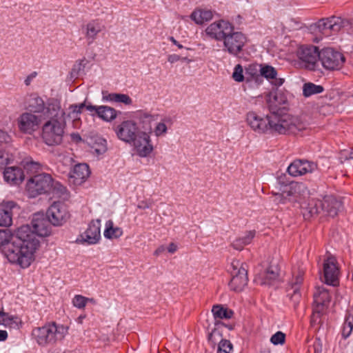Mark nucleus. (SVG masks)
I'll return each mask as SVG.
<instances>
[{
    "label": "nucleus",
    "mask_w": 353,
    "mask_h": 353,
    "mask_svg": "<svg viewBox=\"0 0 353 353\" xmlns=\"http://www.w3.org/2000/svg\"><path fill=\"white\" fill-rule=\"evenodd\" d=\"M50 193L52 194L53 197L66 200L69 197V193L67 188L58 181H54Z\"/></svg>",
    "instance_id": "nucleus-35"
},
{
    "label": "nucleus",
    "mask_w": 353,
    "mask_h": 353,
    "mask_svg": "<svg viewBox=\"0 0 353 353\" xmlns=\"http://www.w3.org/2000/svg\"><path fill=\"white\" fill-rule=\"evenodd\" d=\"M168 59L171 63H174L179 61H181L182 63H188V61H187V59L185 57H182L178 54H175L169 55Z\"/></svg>",
    "instance_id": "nucleus-53"
},
{
    "label": "nucleus",
    "mask_w": 353,
    "mask_h": 353,
    "mask_svg": "<svg viewBox=\"0 0 353 353\" xmlns=\"http://www.w3.org/2000/svg\"><path fill=\"white\" fill-rule=\"evenodd\" d=\"M165 250V248L164 246L161 245L160 247H159L154 252V255L155 256H159V254H161L163 252H164Z\"/></svg>",
    "instance_id": "nucleus-62"
},
{
    "label": "nucleus",
    "mask_w": 353,
    "mask_h": 353,
    "mask_svg": "<svg viewBox=\"0 0 353 353\" xmlns=\"http://www.w3.org/2000/svg\"><path fill=\"white\" fill-rule=\"evenodd\" d=\"M103 235L108 239H118L123 235V230L119 227H114L113 221L108 220L105 223Z\"/></svg>",
    "instance_id": "nucleus-32"
},
{
    "label": "nucleus",
    "mask_w": 353,
    "mask_h": 353,
    "mask_svg": "<svg viewBox=\"0 0 353 353\" xmlns=\"http://www.w3.org/2000/svg\"><path fill=\"white\" fill-rule=\"evenodd\" d=\"M232 78L235 81L241 82L244 80L243 68H235L232 74Z\"/></svg>",
    "instance_id": "nucleus-51"
},
{
    "label": "nucleus",
    "mask_w": 353,
    "mask_h": 353,
    "mask_svg": "<svg viewBox=\"0 0 353 353\" xmlns=\"http://www.w3.org/2000/svg\"><path fill=\"white\" fill-rule=\"evenodd\" d=\"M153 205V201L150 199L149 200H142V201H140L137 205V208L139 209H141V210H145V209H148V208H150Z\"/></svg>",
    "instance_id": "nucleus-54"
},
{
    "label": "nucleus",
    "mask_w": 353,
    "mask_h": 353,
    "mask_svg": "<svg viewBox=\"0 0 353 353\" xmlns=\"http://www.w3.org/2000/svg\"><path fill=\"white\" fill-rule=\"evenodd\" d=\"M272 201L276 205L285 204L289 202L283 190H281V192L272 193Z\"/></svg>",
    "instance_id": "nucleus-48"
},
{
    "label": "nucleus",
    "mask_w": 353,
    "mask_h": 353,
    "mask_svg": "<svg viewBox=\"0 0 353 353\" xmlns=\"http://www.w3.org/2000/svg\"><path fill=\"white\" fill-rule=\"evenodd\" d=\"M85 107V103H81L79 105H74L71 106L72 117L74 119H79V114L81 113L83 108Z\"/></svg>",
    "instance_id": "nucleus-52"
},
{
    "label": "nucleus",
    "mask_w": 353,
    "mask_h": 353,
    "mask_svg": "<svg viewBox=\"0 0 353 353\" xmlns=\"http://www.w3.org/2000/svg\"><path fill=\"white\" fill-rule=\"evenodd\" d=\"M303 95L305 97H310L314 94H321L324 91V88L321 85H316L312 82H307L303 85Z\"/></svg>",
    "instance_id": "nucleus-36"
},
{
    "label": "nucleus",
    "mask_w": 353,
    "mask_h": 353,
    "mask_svg": "<svg viewBox=\"0 0 353 353\" xmlns=\"http://www.w3.org/2000/svg\"><path fill=\"white\" fill-rule=\"evenodd\" d=\"M261 77L266 78L270 82L276 86L282 85L285 81L283 78L277 77V72L274 68H261Z\"/></svg>",
    "instance_id": "nucleus-29"
},
{
    "label": "nucleus",
    "mask_w": 353,
    "mask_h": 353,
    "mask_svg": "<svg viewBox=\"0 0 353 353\" xmlns=\"http://www.w3.org/2000/svg\"><path fill=\"white\" fill-rule=\"evenodd\" d=\"M321 50L313 45L300 46L296 50V55L302 62L314 66L318 60L321 61Z\"/></svg>",
    "instance_id": "nucleus-18"
},
{
    "label": "nucleus",
    "mask_w": 353,
    "mask_h": 353,
    "mask_svg": "<svg viewBox=\"0 0 353 353\" xmlns=\"http://www.w3.org/2000/svg\"><path fill=\"white\" fill-rule=\"evenodd\" d=\"M169 40L175 46H176L179 49L183 48V46L179 43L173 37H170Z\"/></svg>",
    "instance_id": "nucleus-61"
},
{
    "label": "nucleus",
    "mask_w": 353,
    "mask_h": 353,
    "mask_svg": "<svg viewBox=\"0 0 353 353\" xmlns=\"http://www.w3.org/2000/svg\"><path fill=\"white\" fill-rule=\"evenodd\" d=\"M39 241L28 225L17 229L13 236L9 230H0V249L12 263L28 268L34 259Z\"/></svg>",
    "instance_id": "nucleus-1"
},
{
    "label": "nucleus",
    "mask_w": 353,
    "mask_h": 353,
    "mask_svg": "<svg viewBox=\"0 0 353 353\" xmlns=\"http://www.w3.org/2000/svg\"><path fill=\"white\" fill-rule=\"evenodd\" d=\"M246 121L250 128L259 134H296L303 128L296 117L275 112H271L265 117L250 112L247 114Z\"/></svg>",
    "instance_id": "nucleus-2"
},
{
    "label": "nucleus",
    "mask_w": 353,
    "mask_h": 353,
    "mask_svg": "<svg viewBox=\"0 0 353 353\" xmlns=\"http://www.w3.org/2000/svg\"><path fill=\"white\" fill-rule=\"evenodd\" d=\"M103 30V26L98 20H92L85 26V36L89 45L92 44L99 33Z\"/></svg>",
    "instance_id": "nucleus-27"
},
{
    "label": "nucleus",
    "mask_w": 353,
    "mask_h": 353,
    "mask_svg": "<svg viewBox=\"0 0 353 353\" xmlns=\"http://www.w3.org/2000/svg\"><path fill=\"white\" fill-rule=\"evenodd\" d=\"M285 335L281 331L276 332L270 338V341L274 345H282L285 343Z\"/></svg>",
    "instance_id": "nucleus-49"
},
{
    "label": "nucleus",
    "mask_w": 353,
    "mask_h": 353,
    "mask_svg": "<svg viewBox=\"0 0 353 353\" xmlns=\"http://www.w3.org/2000/svg\"><path fill=\"white\" fill-rule=\"evenodd\" d=\"M339 275V268L336 259L329 255L323 262V276L325 282L327 285H336Z\"/></svg>",
    "instance_id": "nucleus-16"
},
{
    "label": "nucleus",
    "mask_w": 353,
    "mask_h": 353,
    "mask_svg": "<svg viewBox=\"0 0 353 353\" xmlns=\"http://www.w3.org/2000/svg\"><path fill=\"white\" fill-rule=\"evenodd\" d=\"M349 159H353V149L350 151L349 154Z\"/></svg>",
    "instance_id": "nucleus-64"
},
{
    "label": "nucleus",
    "mask_w": 353,
    "mask_h": 353,
    "mask_svg": "<svg viewBox=\"0 0 353 353\" xmlns=\"http://www.w3.org/2000/svg\"><path fill=\"white\" fill-rule=\"evenodd\" d=\"M317 168L314 162L307 160L296 159L288 166L287 171L292 176H299L307 173H312Z\"/></svg>",
    "instance_id": "nucleus-20"
},
{
    "label": "nucleus",
    "mask_w": 353,
    "mask_h": 353,
    "mask_svg": "<svg viewBox=\"0 0 353 353\" xmlns=\"http://www.w3.org/2000/svg\"><path fill=\"white\" fill-rule=\"evenodd\" d=\"M71 138H72V140L75 141V142H80L82 141V139L81 137V136L79 135V133H72L71 134Z\"/></svg>",
    "instance_id": "nucleus-59"
},
{
    "label": "nucleus",
    "mask_w": 353,
    "mask_h": 353,
    "mask_svg": "<svg viewBox=\"0 0 353 353\" xmlns=\"http://www.w3.org/2000/svg\"><path fill=\"white\" fill-rule=\"evenodd\" d=\"M23 167L28 174L35 175L41 169V164L32 160H26L23 161Z\"/></svg>",
    "instance_id": "nucleus-40"
},
{
    "label": "nucleus",
    "mask_w": 353,
    "mask_h": 353,
    "mask_svg": "<svg viewBox=\"0 0 353 353\" xmlns=\"http://www.w3.org/2000/svg\"><path fill=\"white\" fill-rule=\"evenodd\" d=\"M46 221L44 220L34 221L33 228L34 232L40 236H47L50 234V229L48 226L45 225Z\"/></svg>",
    "instance_id": "nucleus-41"
},
{
    "label": "nucleus",
    "mask_w": 353,
    "mask_h": 353,
    "mask_svg": "<svg viewBox=\"0 0 353 353\" xmlns=\"http://www.w3.org/2000/svg\"><path fill=\"white\" fill-rule=\"evenodd\" d=\"M44 119L42 117L35 115L32 112H23L17 119L19 130L23 133L32 134Z\"/></svg>",
    "instance_id": "nucleus-15"
},
{
    "label": "nucleus",
    "mask_w": 353,
    "mask_h": 353,
    "mask_svg": "<svg viewBox=\"0 0 353 353\" xmlns=\"http://www.w3.org/2000/svg\"><path fill=\"white\" fill-rule=\"evenodd\" d=\"M320 55L323 66H339L345 63V55L332 48H323Z\"/></svg>",
    "instance_id": "nucleus-17"
},
{
    "label": "nucleus",
    "mask_w": 353,
    "mask_h": 353,
    "mask_svg": "<svg viewBox=\"0 0 353 353\" xmlns=\"http://www.w3.org/2000/svg\"><path fill=\"white\" fill-rule=\"evenodd\" d=\"M246 72L245 73L250 75L251 79H255L256 81H258V79L261 77V73L257 74V70L256 68H245Z\"/></svg>",
    "instance_id": "nucleus-55"
},
{
    "label": "nucleus",
    "mask_w": 353,
    "mask_h": 353,
    "mask_svg": "<svg viewBox=\"0 0 353 353\" xmlns=\"http://www.w3.org/2000/svg\"><path fill=\"white\" fill-rule=\"evenodd\" d=\"M68 332V327L56 322H48L32 331V339L41 347L53 345L62 341Z\"/></svg>",
    "instance_id": "nucleus-5"
},
{
    "label": "nucleus",
    "mask_w": 353,
    "mask_h": 353,
    "mask_svg": "<svg viewBox=\"0 0 353 353\" xmlns=\"http://www.w3.org/2000/svg\"><path fill=\"white\" fill-rule=\"evenodd\" d=\"M117 111L111 107L106 105L99 106L97 116L105 121H111L117 117Z\"/></svg>",
    "instance_id": "nucleus-37"
},
{
    "label": "nucleus",
    "mask_w": 353,
    "mask_h": 353,
    "mask_svg": "<svg viewBox=\"0 0 353 353\" xmlns=\"http://www.w3.org/2000/svg\"><path fill=\"white\" fill-rule=\"evenodd\" d=\"M63 116L48 117L50 120L43 125L41 137L48 145H56L62 142L64 134Z\"/></svg>",
    "instance_id": "nucleus-7"
},
{
    "label": "nucleus",
    "mask_w": 353,
    "mask_h": 353,
    "mask_svg": "<svg viewBox=\"0 0 353 353\" xmlns=\"http://www.w3.org/2000/svg\"><path fill=\"white\" fill-rule=\"evenodd\" d=\"M245 42L246 37L243 34L233 30L227 35L223 46L229 53L236 55L242 50Z\"/></svg>",
    "instance_id": "nucleus-19"
},
{
    "label": "nucleus",
    "mask_w": 353,
    "mask_h": 353,
    "mask_svg": "<svg viewBox=\"0 0 353 353\" xmlns=\"http://www.w3.org/2000/svg\"><path fill=\"white\" fill-rule=\"evenodd\" d=\"M89 299L82 295H75L72 299V304L75 307L83 309L85 307Z\"/></svg>",
    "instance_id": "nucleus-45"
},
{
    "label": "nucleus",
    "mask_w": 353,
    "mask_h": 353,
    "mask_svg": "<svg viewBox=\"0 0 353 353\" xmlns=\"http://www.w3.org/2000/svg\"><path fill=\"white\" fill-rule=\"evenodd\" d=\"M91 148L92 152L97 155L104 154L107 151V141L101 137H97L92 143Z\"/></svg>",
    "instance_id": "nucleus-39"
},
{
    "label": "nucleus",
    "mask_w": 353,
    "mask_h": 353,
    "mask_svg": "<svg viewBox=\"0 0 353 353\" xmlns=\"http://www.w3.org/2000/svg\"><path fill=\"white\" fill-rule=\"evenodd\" d=\"M114 132L119 140L130 145L141 158L148 157L154 151L150 127L148 132L141 130L136 121L128 119L117 125Z\"/></svg>",
    "instance_id": "nucleus-3"
},
{
    "label": "nucleus",
    "mask_w": 353,
    "mask_h": 353,
    "mask_svg": "<svg viewBox=\"0 0 353 353\" xmlns=\"http://www.w3.org/2000/svg\"><path fill=\"white\" fill-rule=\"evenodd\" d=\"M103 99L108 101L122 103L125 105H130L132 103V99L125 94H117L103 92Z\"/></svg>",
    "instance_id": "nucleus-33"
},
{
    "label": "nucleus",
    "mask_w": 353,
    "mask_h": 353,
    "mask_svg": "<svg viewBox=\"0 0 353 353\" xmlns=\"http://www.w3.org/2000/svg\"><path fill=\"white\" fill-rule=\"evenodd\" d=\"M6 149L0 150V167H3L9 164L13 159L12 155Z\"/></svg>",
    "instance_id": "nucleus-46"
},
{
    "label": "nucleus",
    "mask_w": 353,
    "mask_h": 353,
    "mask_svg": "<svg viewBox=\"0 0 353 353\" xmlns=\"http://www.w3.org/2000/svg\"><path fill=\"white\" fill-rule=\"evenodd\" d=\"M37 75V72H33L30 75H28L24 81V83L26 85H29L32 81V80L35 78Z\"/></svg>",
    "instance_id": "nucleus-56"
},
{
    "label": "nucleus",
    "mask_w": 353,
    "mask_h": 353,
    "mask_svg": "<svg viewBox=\"0 0 353 353\" xmlns=\"http://www.w3.org/2000/svg\"><path fill=\"white\" fill-rule=\"evenodd\" d=\"M90 174L89 167L85 163L76 165L70 173V179L74 185L82 184Z\"/></svg>",
    "instance_id": "nucleus-25"
},
{
    "label": "nucleus",
    "mask_w": 353,
    "mask_h": 353,
    "mask_svg": "<svg viewBox=\"0 0 353 353\" xmlns=\"http://www.w3.org/2000/svg\"><path fill=\"white\" fill-rule=\"evenodd\" d=\"M216 334H219V332L216 330H212L208 335L209 341H213V338Z\"/></svg>",
    "instance_id": "nucleus-63"
},
{
    "label": "nucleus",
    "mask_w": 353,
    "mask_h": 353,
    "mask_svg": "<svg viewBox=\"0 0 353 353\" xmlns=\"http://www.w3.org/2000/svg\"><path fill=\"white\" fill-rule=\"evenodd\" d=\"M24 178V172L20 166H8L4 169L3 179L10 185L20 184Z\"/></svg>",
    "instance_id": "nucleus-23"
},
{
    "label": "nucleus",
    "mask_w": 353,
    "mask_h": 353,
    "mask_svg": "<svg viewBox=\"0 0 353 353\" xmlns=\"http://www.w3.org/2000/svg\"><path fill=\"white\" fill-rule=\"evenodd\" d=\"M234 26L227 21L219 20L208 26L205 32L210 38L224 41L227 35L234 30Z\"/></svg>",
    "instance_id": "nucleus-14"
},
{
    "label": "nucleus",
    "mask_w": 353,
    "mask_h": 353,
    "mask_svg": "<svg viewBox=\"0 0 353 353\" xmlns=\"http://www.w3.org/2000/svg\"><path fill=\"white\" fill-rule=\"evenodd\" d=\"M343 210L341 199L334 195H325L322 199H312L306 207H302V213L305 219L319 214L334 217Z\"/></svg>",
    "instance_id": "nucleus-4"
},
{
    "label": "nucleus",
    "mask_w": 353,
    "mask_h": 353,
    "mask_svg": "<svg viewBox=\"0 0 353 353\" xmlns=\"http://www.w3.org/2000/svg\"><path fill=\"white\" fill-rule=\"evenodd\" d=\"M246 264L239 260H233L230 272L232 276L229 286L232 290L241 292L248 283Z\"/></svg>",
    "instance_id": "nucleus-10"
},
{
    "label": "nucleus",
    "mask_w": 353,
    "mask_h": 353,
    "mask_svg": "<svg viewBox=\"0 0 353 353\" xmlns=\"http://www.w3.org/2000/svg\"><path fill=\"white\" fill-rule=\"evenodd\" d=\"M282 190L289 202H299L301 197L307 192L305 184L298 182H292L284 185Z\"/></svg>",
    "instance_id": "nucleus-21"
},
{
    "label": "nucleus",
    "mask_w": 353,
    "mask_h": 353,
    "mask_svg": "<svg viewBox=\"0 0 353 353\" xmlns=\"http://www.w3.org/2000/svg\"><path fill=\"white\" fill-rule=\"evenodd\" d=\"M172 120L170 117H164L161 121L157 123L154 132L156 137H159L165 134L168 132L167 125H171Z\"/></svg>",
    "instance_id": "nucleus-38"
},
{
    "label": "nucleus",
    "mask_w": 353,
    "mask_h": 353,
    "mask_svg": "<svg viewBox=\"0 0 353 353\" xmlns=\"http://www.w3.org/2000/svg\"><path fill=\"white\" fill-rule=\"evenodd\" d=\"M311 71L316 73L318 76L325 75L328 74L331 71H334L335 69L339 70L341 68H309Z\"/></svg>",
    "instance_id": "nucleus-50"
},
{
    "label": "nucleus",
    "mask_w": 353,
    "mask_h": 353,
    "mask_svg": "<svg viewBox=\"0 0 353 353\" xmlns=\"http://www.w3.org/2000/svg\"><path fill=\"white\" fill-rule=\"evenodd\" d=\"M70 213L65 205L61 202H54L47 211L48 221L54 225L65 223L70 218Z\"/></svg>",
    "instance_id": "nucleus-13"
},
{
    "label": "nucleus",
    "mask_w": 353,
    "mask_h": 353,
    "mask_svg": "<svg viewBox=\"0 0 353 353\" xmlns=\"http://www.w3.org/2000/svg\"><path fill=\"white\" fill-rule=\"evenodd\" d=\"M213 14L210 10L197 8L190 15V19L199 25L209 21L212 19Z\"/></svg>",
    "instance_id": "nucleus-30"
},
{
    "label": "nucleus",
    "mask_w": 353,
    "mask_h": 353,
    "mask_svg": "<svg viewBox=\"0 0 353 353\" xmlns=\"http://www.w3.org/2000/svg\"><path fill=\"white\" fill-rule=\"evenodd\" d=\"M177 250V245L174 243H171L169 244L168 247V251L171 253V254H173Z\"/></svg>",
    "instance_id": "nucleus-58"
},
{
    "label": "nucleus",
    "mask_w": 353,
    "mask_h": 353,
    "mask_svg": "<svg viewBox=\"0 0 353 353\" xmlns=\"http://www.w3.org/2000/svg\"><path fill=\"white\" fill-rule=\"evenodd\" d=\"M11 140V137L6 132L0 130V150L7 149Z\"/></svg>",
    "instance_id": "nucleus-47"
},
{
    "label": "nucleus",
    "mask_w": 353,
    "mask_h": 353,
    "mask_svg": "<svg viewBox=\"0 0 353 353\" xmlns=\"http://www.w3.org/2000/svg\"><path fill=\"white\" fill-rule=\"evenodd\" d=\"M346 21L339 17L321 19L315 24V28L323 37H330L339 32L345 26Z\"/></svg>",
    "instance_id": "nucleus-12"
},
{
    "label": "nucleus",
    "mask_w": 353,
    "mask_h": 353,
    "mask_svg": "<svg viewBox=\"0 0 353 353\" xmlns=\"http://www.w3.org/2000/svg\"><path fill=\"white\" fill-rule=\"evenodd\" d=\"M101 238V220L93 219L88 223L87 229L77 236L75 243L92 245L99 243Z\"/></svg>",
    "instance_id": "nucleus-11"
},
{
    "label": "nucleus",
    "mask_w": 353,
    "mask_h": 353,
    "mask_svg": "<svg viewBox=\"0 0 353 353\" xmlns=\"http://www.w3.org/2000/svg\"><path fill=\"white\" fill-rule=\"evenodd\" d=\"M353 330V309L347 310L345 314V321L343 325L341 335L344 339H347Z\"/></svg>",
    "instance_id": "nucleus-31"
},
{
    "label": "nucleus",
    "mask_w": 353,
    "mask_h": 353,
    "mask_svg": "<svg viewBox=\"0 0 353 353\" xmlns=\"http://www.w3.org/2000/svg\"><path fill=\"white\" fill-rule=\"evenodd\" d=\"M304 274L305 268L302 265L294 266L292 269V288L293 294L291 296V299L294 304H297L301 299L300 285L303 283Z\"/></svg>",
    "instance_id": "nucleus-22"
},
{
    "label": "nucleus",
    "mask_w": 353,
    "mask_h": 353,
    "mask_svg": "<svg viewBox=\"0 0 353 353\" xmlns=\"http://www.w3.org/2000/svg\"><path fill=\"white\" fill-rule=\"evenodd\" d=\"M212 312L215 319H230L234 314L232 310L221 305H214L212 308Z\"/></svg>",
    "instance_id": "nucleus-34"
},
{
    "label": "nucleus",
    "mask_w": 353,
    "mask_h": 353,
    "mask_svg": "<svg viewBox=\"0 0 353 353\" xmlns=\"http://www.w3.org/2000/svg\"><path fill=\"white\" fill-rule=\"evenodd\" d=\"M256 235V231L249 230L246 231L243 233V234L241 236L235 239L231 245L232 247L236 250H242L245 245L250 244Z\"/></svg>",
    "instance_id": "nucleus-28"
},
{
    "label": "nucleus",
    "mask_w": 353,
    "mask_h": 353,
    "mask_svg": "<svg viewBox=\"0 0 353 353\" xmlns=\"http://www.w3.org/2000/svg\"><path fill=\"white\" fill-rule=\"evenodd\" d=\"M279 276V270L277 267L270 265L265 272L264 283L270 284L272 281H274Z\"/></svg>",
    "instance_id": "nucleus-43"
},
{
    "label": "nucleus",
    "mask_w": 353,
    "mask_h": 353,
    "mask_svg": "<svg viewBox=\"0 0 353 353\" xmlns=\"http://www.w3.org/2000/svg\"><path fill=\"white\" fill-rule=\"evenodd\" d=\"M313 296V312L311 316L312 324L317 323L320 321L321 315L328 307L331 300L329 290L324 285L316 287Z\"/></svg>",
    "instance_id": "nucleus-9"
},
{
    "label": "nucleus",
    "mask_w": 353,
    "mask_h": 353,
    "mask_svg": "<svg viewBox=\"0 0 353 353\" xmlns=\"http://www.w3.org/2000/svg\"><path fill=\"white\" fill-rule=\"evenodd\" d=\"M86 108V110L89 112H90L91 113L92 112H94L97 115L98 114V108H99V106H95V105H85V107Z\"/></svg>",
    "instance_id": "nucleus-57"
},
{
    "label": "nucleus",
    "mask_w": 353,
    "mask_h": 353,
    "mask_svg": "<svg viewBox=\"0 0 353 353\" xmlns=\"http://www.w3.org/2000/svg\"><path fill=\"white\" fill-rule=\"evenodd\" d=\"M52 184L53 179L48 174L41 173L32 176L26 183L28 196L35 198L40 194L50 193Z\"/></svg>",
    "instance_id": "nucleus-8"
},
{
    "label": "nucleus",
    "mask_w": 353,
    "mask_h": 353,
    "mask_svg": "<svg viewBox=\"0 0 353 353\" xmlns=\"http://www.w3.org/2000/svg\"><path fill=\"white\" fill-rule=\"evenodd\" d=\"M22 321L17 315H13L3 310L0 311V325L10 329L19 330L22 327Z\"/></svg>",
    "instance_id": "nucleus-26"
},
{
    "label": "nucleus",
    "mask_w": 353,
    "mask_h": 353,
    "mask_svg": "<svg viewBox=\"0 0 353 353\" xmlns=\"http://www.w3.org/2000/svg\"><path fill=\"white\" fill-rule=\"evenodd\" d=\"M232 349V344L230 341L221 339L219 343L217 353H231Z\"/></svg>",
    "instance_id": "nucleus-44"
},
{
    "label": "nucleus",
    "mask_w": 353,
    "mask_h": 353,
    "mask_svg": "<svg viewBox=\"0 0 353 353\" xmlns=\"http://www.w3.org/2000/svg\"><path fill=\"white\" fill-rule=\"evenodd\" d=\"M8 334L6 330H0V341H5L8 339Z\"/></svg>",
    "instance_id": "nucleus-60"
},
{
    "label": "nucleus",
    "mask_w": 353,
    "mask_h": 353,
    "mask_svg": "<svg viewBox=\"0 0 353 353\" xmlns=\"http://www.w3.org/2000/svg\"><path fill=\"white\" fill-rule=\"evenodd\" d=\"M137 118L141 123L148 122L150 123L157 119L158 114H153L150 112L145 110H139L136 113Z\"/></svg>",
    "instance_id": "nucleus-42"
},
{
    "label": "nucleus",
    "mask_w": 353,
    "mask_h": 353,
    "mask_svg": "<svg viewBox=\"0 0 353 353\" xmlns=\"http://www.w3.org/2000/svg\"><path fill=\"white\" fill-rule=\"evenodd\" d=\"M14 201L3 202L0 206V226L8 227L12 224V210L17 208Z\"/></svg>",
    "instance_id": "nucleus-24"
},
{
    "label": "nucleus",
    "mask_w": 353,
    "mask_h": 353,
    "mask_svg": "<svg viewBox=\"0 0 353 353\" xmlns=\"http://www.w3.org/2000/svg\"><path fill=\"white\" fill-rule=\"evenodd\" d=\"M26 105L31 112L41 113L39 117L46 119L48 117H57L64 114L59 102L52 99L48 101L46 105L43 99L36 94H32L26 100Z\"/></svg>",
    "instance_id": "nucleus-6"
}]
</instances>
